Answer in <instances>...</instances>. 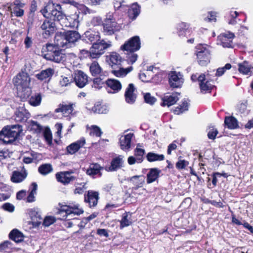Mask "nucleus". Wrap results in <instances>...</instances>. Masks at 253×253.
<instances>
[{"label":"nucleus","instance_id":"nucleus-1","mask_svg":"<svg viewBox=\"0 0 253 253\" xmlns=\"http://www.w3.org/2000/svg\"><path fill=\"white\" fill-rule=\"evenodd\" d=\"M30 78L26 72L19 73L16 77L14 78L13 82L16 87L17 95L20 98L28 97L31 92L30 88Z\"/></svg>","mask_w":253,"mask_h":253},{"label":"nucleus","instance_id":"nucleus-43","mask_svg":"<svg viewBox=\"0 0 253 253\" xmlns=\"http://www.w3.org/2000/svg\"><path fill=\"white\" fill-rule=\"evenodd\" d=\"M189 103L187 100L184 99L181 104L179 105L174 110V112L175 114L179 115L184 112L187 111L189 107Z\"/></svg>","mask_w":253,"mask_h":253},{"label":"nucleus","instance_id":"nucleus-2","mask_svg":"<svg viewBox=\"0 0 253 253\" xmlns=\"http://www.w3.org/2000/svg\"><path fill=\"white\" fill-rule=\"evenodd\" d=\"M42 52L45 59L56 63H63L66 59L63 51L53 44L47 43L43 46Z\"/></svg>","mask_w":253,"mask_h":253},{"label":"nucleus","instance_id":"nucleus-38","mask_svg":"<svg viewBox=\"0 0 253 253\" xmlns=\"http://www.w3.org/2000/svg\"><path fill=\"white\" fill-rule=\"evenodd\" d=\"M9 237L16 243H20L23 241L24 239L22 233L17 229L12 230L9 234Z\"/></svg>","mask_w":253,"mask_h":253},{"label":"nucleus","instance_id":"nucleus-17","mask_svg":"<svg viewBox=\"0 0 253 253\" xmlns=\"http://www.w3.org/2000/svg\"><path fill=\"white\" fill-rule=\"evenodd\" d=\"M30 114L23 107L17 109L15 113L14 120L17 122L25 123L30 118Z\"/></svg>","mask_w":253,"mask_h":253},{"label":"nucleus","instance_id":"nucleus-28","mask_svg":"<svg viewBox=\"0 0 253 253\" xmlns=\"http://www.w3.org/2000/svg\"><path fill=\"white\" fill-rule=\"evenodd\" d=\"M100 37L98 33L87 31L84 33L83 36L82 40L86 42H96L99 40Z\"/></svg>","mask_w":253,"mask_h":253},{"label":"nucleus","instance_id":"nucleus-27","mask_svg":"<svg viewBox=\"0 0 253 253\" xmlns=\"http://www.w3.org/2000/svg\"><path fill=\"white\" fill-rule=\"evenodd\" d=\"M238 70L240 73L244 75L253 74V66L247 61L238 64Z\"/></svg>","mask_w":253,"mask_h":253},{"label":"nucleus","instance_id":"nucleus-50","mask_svg":"<svg viewBox=\"0 0 253 253\" xmlns=\"http://www.w3.org/2000/svg\"><path fill=\"white\" fill-rule=\"evenodd\" d=\"M22 6H14L13 8H10L11 16L14 15L16 17H22L24 15V11L20 8Z\"/></svg>","mask_w":253,"mask_h":253},{"label":"nucleus","instance_id":"nucleus-20","mask_svg":"<svg viewBox=\"0 0 253 253\" xmlns=\"http://www.w3.org/2000/svg\"><path fill=\"white\" fill-rule=\"evenodd\" d=\"M30 215L34 227L39 226L42 221L41 212L38 209H33L30 211Z\"/></svg>","mask_w":253,"mask_h":253},{"label":"nucleus","instance_id":"nucleus-31","mask_svg":"<svg viewBox=\"0 0 253 253\" xmlns=\"http://www.w3.org/2000/svg\"><path fill=\"white\" fill-rule=\"evenodd\" d=\"M178 100V97L177 93L166 95L163 98L162 105H167L169 107L174 104Z\"/></svg>","mask_w":253,"mask_h":253},{"label":"nucleus","instance_id":"nucleus-11","mask_svg":"<svg viewBox=\"0 0 253 253\" xmlns=\"http://www.w3.org/2000/svg\"><path fill=\"white\" fill-rule=\"evenodd\" d=\"M40 28L43 31L42 35L45 38L53 34L56 30L55 23L49 20H45Z\"/></svg>","mask_w":253,"mask_h":253},{"label":"nucleus","instance_id":"nucleus-8","mask_svg":"<svg viewBox=\"0 0 253 253\" xmlns=\"http://www.w3.org/2000/svg\"><path fill=\"white\" fill-rule=\"evenodd\" d=\"M145 179V176L143 175H134L128 179V181L133 185L131 190L134 195L140 194V193H137L136 191L138 188L143 186Z\"/></svg>","mask_w":253,"mask_h":253},{"label":"nucleus","instance_id":"nucleus-36","mask_svg":"<svg viewBox=\"0 0 253 253\" xmlns=\"http://www.w3.org/2000/svg\"><path fill=\"white\" fill-rule=\"evenodd\" d=\"M54 73L53 69L49 68L42 71L40 73L36 75V77L41 81H43L52 76Z\"/></svg>","mask_w":253,"mask_h":253},{"label":"nucleus","instance_id":"nucleus-41","mask_svg":"<svg viewBox=\"0 0 253 253\" xmlns=\"http://www.w3.org/2000/svg\"><path fill=\"white\" fill-rule=\"evenodd\" d=\"M90 72L93 76H96L100 75L102 71V69L97 61H93L89 67Z\"/></svg>","mask_w":253,"mask_h":253},{"label":"nucleus","instance_id":"nucleus-22","mask_svg":"<svg viewBox=\"0 0 253 253\" xmlns=\"http://www.w3.org/2000/svg\"><path fill=\"white\" fill-rule=\"evenodd\" d=\"M54 41L56 43L55 45L58 47H68L70 46L68 44L65 32L57 33L54 38Z\"/></svg>","mask_w":253,"mask_h":253},{"label":"nucleus","instance_id":"nucleus-54","mask_svg":"<svg viewBox=\"0 0 253 253\" xmlns=\"http://www.w3.org/2000/svg\"><path fill=\"white\" fill-rule=\"evenodd\" d=\"M56 221L54 217L52 216H46L44 218L43 221V224L45 226H49Z\"/></svg>","mask_w":253,"mask_h":253},{"label":"nucleus","instance_id":"nucleus-45","mask_svg":"<svg viewBox=\"0 0 253 253\" xmlns=\"http://www.w3.org/2000/svg\"><path fill=\"white\" fill-rule=\"evenodd\" d=\"M28 124V128L34 133H40L42 129V126L37 122L30 121Z\"/></svg>","mask_w":253,"mask_h":253},{"label":"nucleus","instance_id":"nucleus-61","mask_svg":"<svg viewBox=\"0 0 253 253\" xmlns=\"http://www.w3.org/2000/svg\"><path fill=\"white\" fill-rule=\"evenodd\" d=\"M90 133L96 136L100 137L101 135L102 132L99 127L96 126H92V130Z\"/></svg>","mask_w":253,"mask_h":253},{"label":"nucleus","instance_id":"nucleus-29","mask_svg":"<svg viewBox=\"0 0 253 253\" xmlns=\"http://www.w3.org/2000/svg\"><path fill=\"white\" fill-rule=\"evenodd\" d=\"M161 172V170L158 168L150 169L147 174V183L150 184L156 181Z\"/></svg>","mask_w":253,"mask_h":253},{"label":"nucleus","instance_id":"nucleus-19","mask_svg":"<svg viewBox=\"0 0 253 253\" xmlns=\"http://www.w3.org/2000/svg\"><path fill=\"white\" fill-rule=\"evenodd\" d=\"M133 134L131 133L122 135L120 138L119 143L121 149L126 151L131 147V142Z\"/></svg>","mask_w":253,"mask_h":253},{"label":"nucleus","instance_id":"nucleus-10","mask_svg":"<svg viewBox=\"0 0 253 253\" xmlns=\"http://www.w3.org/2000/svg\"><path fill=\"white\" fill-rule=\"evenodd\" d=\"M234 37V34L229 32L221 34L218 37L217 43L224 47H231Z\"/></svg>","mask_w":253,"mask_h":253},{"label":"nucleus","instance_id":"nucleus-33","mask_svg":"<svg viewBox=\"0 0 253 253\" xmlns=\"http://www.w3.org/2000/svg\"><path fill=\"white\" fill-rule=\"evenodd\" d=\"M68 44L77 42L80 38V34L75 31H69L65 32Z\"/></svg>","mask_w":253,"mask_h":253},{"label":"nucleus","instance_id":"nucleus-15","mask_svg":"<svg viewBox=\"0 0 253 253\" xmlns=\"http://www.w3.org/2000/svg\"><path fill=\"white\" fill-rule=\"evenodd\" d=\"M74 81L80 88L85 86L88 83V76L82 71H77L75 73Z\"/></svg>","mask_w":253,"mask_h":253},{"label":"nucleus","instance_id":"nucleus-49","mask_svg":"<svg viewBox=\"0 0 253 253\" xmlns=\"http://www.w3.org/2000/svg\"><path fill=\"white\" fill-rule=\"evenodd\" d=\"M140 146V144H137V147L134 150V154L137 158V163H140L142 162L143 155L145 153V150L144 149L138 148V146Z\"/></svg>","mask_w":253,"mask_h":253},{"label":"nucleus","instance_id":"nucleus-57","mask_svg":"<svg viewBox=\"0 0 253 253\" xmlns=\"http://www.w3.org/2000/svg\"><path fill=\"white\" fill-rule=\"evenodd\" d=\"M2 208L5 211L12 212L15 210V207L12 204L6 203L2 206Z\"/></svg>","mask_w":253,"mask_h":253},{"label":"nucleus","instance_id":"nucleus-56","mask_svg":"<svg viewBox=\"0 0 253 253\" xmlns=\"http://www.w3.org/2000/svg\"><path fill=\"white\" fill-rule=\"evenodd\" d=\"M80 55L81 58H86L89 57L92 59V53L90 49L89 51L85 49L81 50L80 51Z\"/></svg>","mask_w":253,"mask_h":253},{"label":"nucleus","instance_id":"nucleus-5","mask_svg":"<svg viewBox=\"0 0 253 253\" xmlns=\"http://www.w3.org/2000/svg\"><path fill=\"white\" fill-rule=\"evenodd\" d=\"M79 207L80 205L79 204H76L73 206L70 205L60 206V209L59 211H58V213H65V215H63V217L64 219H67V220L64 224L67 228H71L73 225V222L70 220V218H68L71 214H74L76 215H80L84 212L83 210L82 209H80Z\"/></svg>","mask_w":253,"mask_h":253},{"label":"nucleus","instance_id":"nucleus-59","mask_svg":"<svg viewBox=\"0 0 253 253\" xmlns=\"http://www.w3.org/2000/svg\"><path fill=\"white\" fill-rule=\"evenodd\" d=\"M189 165V162L184 160H179L176 163V167L178 169H184L186 166Z\"/></svg>","mask_w":253,"mask_h":253},{"label":"nucleus","instance_id":"nucleus-58","mask_svg":"<svg viewBox=\"0 0 253 253\" xmlns=\"http://www.w3.org/2000/svg\"><path fill=\"white\" fill-rule=\"evenodd\" d=\"M137 54L134 52H129V53L127 54V60L129 62L133 64L137 60Z\"/></svg>","mask_w":253,"mask_h":253},{"label":"nucleus","instance_id":"nucleus-39","mask_svg":"<svg viewBox=\"0 0 253 253\" xmlns=\"http://www.w3.org/2000/svg\"><path fill=\"white\" fill-rule=\"evenodd\" d=\"M27 176L25 172L14 171L11 177V180L15 183H19L22 181Z\"/></svg>","mask_w":253,"mask_h":253},{"label":"nucleus","instance_id":"nucleus-34","mask_svg":"<svg viewBox=\"0 0 253 253\" xmlns=\"http://www.w3.org/2000/svg\"><path fill=\"white\" fill-rule=\"evenodd\" d=\"M140 11V6L136 3H133L128 9V16L132 20H134L139 14Z\"/></svg>","mask_w":253,"mask_h":253},{"label":"nucleus","instance_id":"nucleus-60","mask_svg":"<svg viewBox=\"0 0 253 253\" xmlns=\"http://www.w3.org/2000/svg\"><path fill=\"white\" fill-rule=\"evenodd\" d=\"M144 98L145 101L150 104H153L156 101V99L154 97L151 96L149 93H146L144 95Z\"/></svg>","mask_w":253,"mask_h":253},{"label":"nucleus","instance_id":"nucleus-6","mask_svg":"<svg viewBox=\"0 0 253 253\" xmlns=\"http://www.w3.org/2000/svg\"><path fill=\"white\" fill-rule=\"evenodd\" d=\"M112 46V42L110 41L106 42L104 40H101L99 42L93 43L90 47L92 53V59L99 58L105 50Z\"/></svg>","mask_w":253,"mask_h":253},{"label":"nucleus","instance_id":"nucleus-18","mask_svg":"<svg viewBox=\"0 0 253 253\" xmlns=\"http://www.w3.org/2000/svg\"><path fill=\"white\" fill-rule=\"evenodd\" d=\"M105 83L108 88V92L115 93L119 92L122 88V84L119 81L114 79H109L105 81Z\"/></svg>","mask_w":253,"mask_h":253},{"label":"nucleus","instance_id":"nucleus-48","mask_svg":"<svg viewBox=\"0 0 253 253\" xmlns=\"http://www.w3.org/2000/svg\"><path fill=\"white\" fill-rule=\"evenodd\" d=\"M120 223L121 228H124L130 225L132 223L130 216L129 217L127 213H124L122 215V218Z\"/></svg>","mask_w":253,"mask_h":253},{"label":"nucleus","instance_id":"nucleus-3","mask_svg":"<svg viewBox=\"0 0 253 253\" xmlns=\"http://www.w3.org/2000/svg\"><path fill=\"white\" fill-rule=\"evenodd\" d=\"M22 131V127L19 125H8L4 126L0 131V141L5 144L14 142Z\"/></svg>","mask_w":253,"mask_h":253},{"label":"nucleus","instance_id":"nucleus-46","mask_svg":"<svg viewBox=\"0 0 253 253\" xmlns=\"http://www.w3.org/2000/svg\"><path fill=\"white\" fill-rule=\"evenodd\" d=\"M91 110L94 113L106 114L108 112L107 108L106 106L101 105L100 104H96L92 107Z\"/></svg>","mask_w":253,"mask_h":253},{"label":"nucleus","instance_id":"nucleus-40","mask_svg":"<svg viewBox=\"0 0 253 253\" xmlns=\"http://www.w3.org/2000/svg\"><path fill=\"white\" fill-rule=\"evenodd\" d=\"M132 69L133 68L131 66L126 69L120 68L119 70H113L112 73L117 77L123 78L131 72Z\"/></svg>","mask_w":253,"mask_h":253},{"label":"nucleus","instance_id":"nucleus-64","mask_svg":"<svg viewBox=\"0 0 253 253\" xmlns=\"http://www.w3.org/2000/svg\"><path fill=\"white\" fill-rule=\"evenodd\" d=\"M71 82L67 77H62L61 80L60 81V84L62 86H67L70 84Z\"/></svg>","mask_w":253,"mask_h":253},{"label":"nucleus","instance_id":"nucleus-24","mask_svg":"<svg viewBox=\"0 0 253 253\" xmlns=\"http://www.w3.org/2000/svg\"><path fill=\"white\" fill-rule=\"evenodd\" d=\"M134 91L135 87L133 84H129L125 94L126 101L127 103L133 104L135 101L136 95L134 93Z\"/></svg>","mask_w":253,"mask_h":253},{"label":"nucleus","instance_id":"nucleus-35","mask_svg":"<svg viewBox=\"0 0 253 253\" xmlns=\"http://www.w3.org/2000/svg\"><path fill=\"white\" fill-rule=\"evenodd\" d=\"M108 57L109 58V64L113 68L114 66L120 64L122 58L118 53L112 52L109 55Z\"/></svg>","mask_w":253,"mask_h":253},{"label":"nucleus","instance_id":"nucleus-23","mask_svg":"<svg viewBox=\"0 0 253 253\" xmlns=\"http://www.w3.org/2000/svg\"><path fill=\"white\" fill-rule=\"evenodd\" d=\"M103 169V167H101L98 163H92L89 166V167L86 169V173L87 175L94 177L96 175L99 176H102L101 171Z\"/></svg>","mask_w":253,"mask_h":253},{"label":"nucleus","instance_id":"nucleus-42","mask_svg":"<svg viewBox=\"0 0 253 253\" xmlns=\"http://www.w3.org/2000/svg\"><path fill=\"white\" fill-rule=\"evenodd\" d=\"M147 159L150 162L161 161L165 159L163 154H158L153 152H149L147 155Z\"/></svg>","mask_w":253,"mask_h":253},{"label":"nucleus","instance_id":"nucleus-63","mask_svg":"<svg viewBox=\"0 0 253 253\" xmlns=\"http://www.w3.org/2000/svg\"><path fill=\"white\" fill-rule=\"evenodd\" d=\"M206 20L209 22H215L216 15L214 12H210L209 13V15L206 18Z\"/></svg>","mask_w":253,"mask_h":253},{"label":"nucleus","instance_id":"nucleus-47","mask_svg":"<svg viewBox=\"0 0 253 253\" xmlns=\"http://www.w3.org/2000/svg\"><path fill=\"white\" fill-rule=\"evenodd\" d=\"M41 100V94L40 93H36L30 97L29 102L31 105L36 106L40 104Z\"/></svg>","mask_w":253,"mask_h":253},{"label":"nucleus","instance_id":"nucleus-30","mask_svg":"<svg viewBox=\"0 0 253 253\" xmlns=\"http://www.w3.org/2000/svg\"><path fill=\"white\" fill-rule=\"evenodd\" d=\"M123 163V157L120 155L113 159L111 163V166L109 167V170L110 171H116L122 167Z\"/></svg>","mask_w":253,"mask_h":253},{"label":"nucleus","instance_id":"nucleus-14","mask_svg":"<svg viewBox=\"0 0 253 253\" xmlns=\"http://www.w3.org/2000/svg\"><path fill=\"white\" fill-rule=\"evenodd\" d=\"M73 171H64L58 172L56 174V178L58 182H60L64 185L69 184L71 181L76 179L74 176L71 175Z\"/></svg>","mask_w":253,"mask_h":253},{"label":"nucleus","instance_id":"nucleus-37","mask_svg":"<svg viewBox=\"0 0 253 253\" xmlns=\"http://www.w3.org/2000/svg\"><path fill=\"white\" fill-rule=\"evenodd\" d=\"M224 124L229 129H235L239 127L237 120L233 117H226Z\"/></svg>","mask_w":253,"mask_h":253},{"label":"nucleus","instance_id":"nucleus-9","mask_svg":"<svg viewBox=\"0 0 253 253\" xmlns=\"http://www.w3.org/2000/svg\"><path fill=\"white\" fill-rule=\"evenodd\" d=\"M169 84L172 88L181 87L183 83L182 75L180 72L172 71L169 74Z\"/></svg>","mask_w":253,"mask_h":253},{"label":"nucleus","instance_id":"nucleus-26","mask_svg":"<svg viewBox=\"0 0 253 253\" xmlns=\"http://www.w3.org/2000/svg\"><path fill=\"white\" fill-rule=\"evenodd\" d=\"M85 139L82 138L67 146V151L69 153L73 154L77 152L80 148L83 147L85 144Z\"/></svg>","mask_w":253,"mask_h":253},{"label":"nucleus","instance_id":"nucleus-12","mask_svg":"<svg viewBox=\"0 0 253 253\" xmlns=\"http://www.w3.org/2000/svg\"><path fill=\"white\" fill-rule=\"evenodd\" d=\"M201 90L203 92H210L214 87L213 82L206 78L205 75L201 74L198 78Z\"/></svg>","mask_w":253,"mask_h":253},{"label":"nucleus","instance_id":"nucleus-51","mask_svg":"<svg viewBox=\"0 0 253 253\" xmlns=\"http://www.w3.org/2000/svg\"><path fill=\"white\" fill-rule=\"evenodd\" d=\"M231 67V65L229 63H227L224 67L218 68L216 70L215 76L220 77L222 76L226 70L230 69Z\"/></svg>","mask_w":253,"mask_h":253},{"label":"nucleus","instance_id":"nucleus-16","mask_svg":"<svg viewBox=\"0 0 253 253\" xmlns=\"http://www.w3.org/2000/svg\"><path fill=\"white\" fill-rule=\"evenodd\" d=\"M121 29V25L117 22H108L103 24V32L107 35H112Z\"/></svg>","mask_w":253,"mask_h":253},{"label":"nucleus","instance_id":"nucleus-21","mask_svg":"<svg viewBox=\"0 0 253 253\" xmlns=\"http://www.w3.org/2000/svg\"><path fill=\"white\" fill-rule=\"evenodd\" d=\"M197 56L198 63L201 66H206L210 62V53L208 49L198 52Z\"/></svg>","mask_w":253,"mask_h":253},{"label":"nucleus","instance_id":"nucleus-55","mask_svg":"<svg viewBox=\"0 0 253 253\" xmlns=\"http://www.w3.org/2000/svg\"><path fill=\"white\" fill-rule=\"evenodd\" d=\"M12 248V243L8 241H5L0 244V252L5 251Z\"/></svg>","mask_w":253,"mask_h":253},{"label":"nucleus","instance_id":"nucleus-32","mask_svg":"<svg viewBox=\"0 0 253 253\" xmlns=\"http://www.w3.org/2000/svg\"><path fill=\"white\" fill-rule=\"evenodd\" d=\"M73 106L72 104H60L59 107L55 110L56 113L61 112L65 116H67L73 112Z\"/></svg>","mask_w":253,"mask_h":253},{"label":"nucleus","instance_id":"nucleus-25","mask_svg":"<svg viewBox=\"0 0 253 253\" xmlns=\"http://www.w3.org/2000/svg\"><path fill=\"white\" fill-rule=\"evenodd\" d=\"M98 193L97 192L88 191L86 195H84V201L88 203L89 207H95L98 203Z\"/></svg>","mask_w":253,"mask_h":253},{"label":"nucleus","instance_id":"nucleus-52","mask_svg":"<svg viewBox=\"0 0 253 253\" xmlns=\"http://www.w3.org/2000/svg\"><path fill=\"white\" fill-rule=\"evenodd\" d=\"M218 133L217 130L213 126L209 127L208 132V138L210 139H214Z\"/></svg>","mask_w":253,"mask_h":253},{"label":"nucleus","instance_id":"nucleus-13","mask_svg":"<svg viewBox=\"0 0 253 253\" xmlns=\"http://www.w3.org/2000/svg\"><path fill=\"white\" fill-rule=\"evenodd\" d=\"M60 24L62 26L65 27H77L79 25L78 15L73 14L66 16L64 15Z\"/></svg>","mask_w":253,"mask_h":253},{"label":"nucleus","instance_id":"nucleus-44","mask_svg":"<svg viewBox=\"0 0 253 253\" xmlns=\"http://www.w3.org/2000/svg\"><path fill=\"white\" fill-rule=\"evenodd\" d=\"M51 165L49 164H45L41 165L38 168L39 172L42 175H46L52 171Z\"/></svg>","mask_w":253,"mask_h":253},{"label":"nucleus","instance_id":"nucleus-53","mask_svg":"<svg viewBox=\"0 0 253 253\" xmlns=\"http://www.w3.org/2000/svg\"><path fill=\"white\" fill-rule=\"evenodd\" d=\"M44 137L49 145H51L52 142V134L49 129H46L43 133Z\"/></svg>","mask_w":253,"mask_h":253},{"label":"nucleus","instance_id":"nucleus-7","mask_svg":"<svg viewBox=\"0 0 253 253\" xmlns=\"http://www.w3.org/2000/svg\"><path fill=\"white\" fill-rule=\"evenodd\" d=\"M141 47L140 40L138 36H134L126 42L121 46V49L129 52H134Z\"/></svg>","mask_w":253,"mask_h":253},{"label":"nucleus","instance_id":"nucleus-62","mask_svg":"<svg viewBox=\"0 0 253 253\" xmlns=\"http://www.w3.org/2000/svg\"><path fill=\"white\" fill-rule=\"evenodd\" d=\"M80 185H82V187H77L74 190V193L75 194H82L86 189V187H85V183H81Z\"/></svg>","mask_w":253,"mask_h":253},{"label":"nucleus","instance_id":"nucleus-4","mask_svg":"<svg viewBox=\"0 0 253 253\" xmlns=\"http://www.w3.org/2000/svg\"><path fill=\"white\" fill-rule=\"evenodd\" d=\"M40 11L45 18L52 19L60 23L65 15L60 5L52 2H48Z\"/></svg>","mask_w":253,"mask_h":253}]
</instances>
